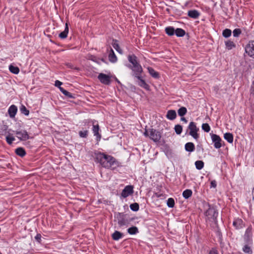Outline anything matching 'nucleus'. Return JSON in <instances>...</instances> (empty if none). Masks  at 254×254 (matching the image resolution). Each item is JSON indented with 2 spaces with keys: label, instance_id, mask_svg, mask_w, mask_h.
Instances as JSON below:
<instances>
[{
  "label": "nucleus",
  "instance_id": "nucleus-12",
  "mask_svg": "<svg viewBox=\"0 0 254 254\" xmlns=\"http://www.w3.org/2000/svg\"><path fill=\"white\" fill-rule=\"evenodd\" d=\"M17 138L20 140L25 141L29 138V136L26 130H21L17 131Z\"/></svg>",
  "mask_w": 254,
  "mask_h": 254
},
{
  "label": "nucleus",
  "instance_id": "nucleus-9",
  "mask_svg": "<svg viewBox=\"0 0 254 254\" xmlns=\"http://www.w3.org/2000/svg\"><path fill=\"white\" fill-rule=\"evenodd\" d=\"M246 53L254 59V41H250L245 47Z\"/></svg>",
  "mask_w": 254,
  "mask_h": 254
},
{
  "label": "nucleus",
  "instance_id": "nucleus-4",
  "mask_svg": "<svg viewBox=\"0 0 254 254\" xmlns=\"http://www.w3.org/2000/svg\"><path fill=\"white\" fill-rule=\"evenodd\" d=\"M85 124H87V126L88 127V128H89L91 125H92V131L94 135L96 137L97 140H100L101 138V135L99 133V127L98 123L95 121H86Z\"/></svg>",
  "mask_w": 254,
  "mask_h": 254
},
{
  "label": "nucleus",
  "instance_id": "nucleus-40",
  "mask_svg": "<svg viewBox=\"0 0 254 254\" xmlns=\"http://www.w3.org/2000/svg\"><path fill=\"white\" fill-rule=\"evenodd\" d=\"M196 168L198 169H201L204 166V163L202 161H196L195 162Z\"/></svg>",
  "mask_w": 254,
  "mask_h": 254
},
{
  "label": "nucleus",
  "instance_id": "nucleus-43",
  "mask_svg": "<svg viewBox=\"0 0 254 254\" xmlns=\"http://www.w3.org/2000/svg\"><path fill=\"white\" fill-rule=\"evenodd\" d=\"M202 129L205 132H208L210 130L209 125L207 123H204L202 125Z\"/></svg>",
  "mask_w": 254,
  "mask_h": 254
},
{
  "label": "nucleus",
  "instance_id": "nucleus-20",
  "mask_svg": "<svg viewBox=\"0 0 254 254\" xmlns=\"http://www.w3.org/2000/svg\"><path fill=\"white\" fill-rule=\"evenodd\" d=\"M109 60L112 63H116L117 61V58L115 54L113 49H110V53L109 54Z\"/></svg>",
  "mask_w": 254,
  "mask_h": 254
},
{
  "label": "nucleus",
  "instance_id": "nucleus-48",
  "mask_svg": "<svg viewBox=\"0 0 254 254\" xmlns=\"http://www.w3.org/2000/svg\"><path fill=\"white\" fill-rule=\"evenodd\" d=\"M62 84H63V83L62 82H61L60 81L56 80L55 81V85L56 87H58L60 88V87H61V86L62 85Z\"/></svg>",
  "mask_w": 254,
  "mask_h": 254
},
{
  "label": "nucleus",
  "instance_id": "nucleus-3",
  "mask_svg": "<svg viewBox=\"0 0 254 254\" xmlns=\"http://www.w3.org/2000/svg\"><path fill=\"white\" fill-rule=\"evenodd\" d=\"M253 228L252 225H250L243 236L244 244H253Z\"/></svg>",
  "mask_w": 254,
  "mask_h": 254
},
{
  "label": "nucleus",
  "instance_id": "nucleus-38",
  "mask_svg": "<svg viewBox=\"0 0 254 254\" xmlns=\"http://www.w3.org/2000/svg\"><path fill=\"white\" fill-rule=\"evenodd\" d=\"M130 209L133 211H137L139 210V204L137 203H133L130 205Z\"/></svg>",
  "mask_w": 254,
  "mask_h": 254
},
{
  "label": "nucleus",
  "instance_id": "nucleus-44",
  "mask_svg": "<svg viewBox=\"0 0 254 254\" xmlns=\"http://www.w3.org/2000/svg\"><path fill=\"white\" fill-rule=\"evenodd\" d=\"M241 30L239 28L235 29L233 31V36L235 37H238L241 34Z\"/></svg>",
  "mask_w": 254,
  "mask_h": 254
},
{
  "label": "nucleus",
  "instance_id": "nucleus-28",
  "mask_svg": "<svg viewBox=\"0 0 254 254\" xmlns=\"http://www.w3.org/2000/svg\"><path fill=\"white\" fill-rule=\"evenodd\" d=\"M8 114L11 118H14L16 114V106L12 105L8 110Z\"/></svg>",
  "mask_w": 254,
  "mask_h": 254
},
{
  "label": "nucleus",
  "instance_id": "nucleus-27",
  "mask_svg": "<svg viewBox=\"0 0 254 254\" xmlns=\"http://www.w3.org/2000/svg\"><path fill=\"white\" fill-rule=\"evenodd\" d=\"M195 146L193 143L188 142L185 144V149L188 152H192L194 150Z\"/></svg>",
  "mask_w": 254,
  "mask_h": 254
},
{
  "label": "nucleus",
  "instance_id": "nucleus-55",
  "mask_svg": "<svg viewBox=\"0 0 254 254\" xmlns=\"http://www.w3.org/2000/svg\"><path fill=\"white\" fill-rule=\"evenodd\" d=\"M116 80L117 81V82H118V83H120V81L118 80V79H117V78H116Z\"/></svg>",
  "mask_w": 254,
  "mask_h": 254
},
{
  "label": "nucleus",
  "instance_id": "nucleus-52",
  "mask_svg": "<svg viewBox=\"0 0 254 254\" xmlns=\"http://www.w3.org/2000/svg\"><path fill=\"white\" fill-rule=\"evenodd\" d=\"M181 120V121L184 122L185 123H187L188 122V121L187 120V119L184 117H182Z\"/></svg>",
  "mask_w": 254,
  "mask_h": 254
},
{
  "label": "nucleus",
  "instance_id": "nucleus-10",
  "mask_svg": "<svg viewBox=\"0 0 254 254\" xmlns=\"http://www.w3.org/2000/svg\"><path fill=\"white\" fill-rule=\"evenodd\" d=\"M161 137L160 133L153 128L150 129V136L149 138L153 140L154 142H158L159 141Z\"/></svg>",
  "mask_w": 254,
  "mask_h": 254
},
{
  "label": "nucleus",
  "instance_id": "nucleus-5",
  "mask_svg": "<svg viewBox=\"0 0 254 254\" xmlns=\"http://www.w3.org/2000/svg\"><path fill=\"white\" fill-rule=\"evenodd\" d=\"M188 129L190 130L189 134L197 140L199 138V134L197 133L199 131V128L196 127V123L193 122H190L188 126Z\"/></svg>",
  "mask_w": 254,
  "mask_h": 254
},
{
  "label": "nucleus",
  "instance_id": "nucleus-17",
  "mask_svg": "<svg viewBox=\"0 0 254 254\" xmlns=\"http://www.w3.org/2000/svg\"><path fill=\"white\" fill-rule=\"evenodd\" d=\"M177 114L175 110H170L168 111L166 118L170 120H174L176 118Z\"/></svg>",
  "mask_w": 254,
  "mask_h": 254
},
{
  "label": "nucleus",
  "instance_id": "nucleus-21",
  "mask_svg": "<svg viewBox=\"0 0 254 254\" xmlns=\"http://www.w3.org/2000/svg\"><path fill=\"white\" fill-rule=\"evenodd\" d=\"M112 239L115 241H118L123 237V233L119 231H115L112 235Z\"/></svg>",
  "mask_w": 254,
  "mask_h": 254
},
{
  "label": "nucleus",
  "instance_id": "nucleus-47",
  "mask_svg": "<svg viewBox=\"0 0 254 254\" xmlns=\"http://www.w3.org/2000/svg\"><path fill=\"white\" fill-rule=\"evenodd\" d=\"M9 68L11 72L15 74L16 73V67L11 65L9 66Z\"/></svg>",
  "mask_w": 254,
  "mask_h": 254
},
{
  "label": "nucleus",
  "instance_id": "nucleus-7",
  "mask_svg": "<svg viewBox=\"0 0 254 254\" xmlns=\"http://www.w3.org/2000/svg\"><path fill=\"white\" fill-rule=\"evenodd\" d=\"M112 76L110 74H106L100 73L98 75V79L99 81L105 85H109L111 83V78Z\"/></svg>",
  "mask_w": 254,
  "mask_h": 254
},
{
  "label": "nucleus",
  "instance_id": "nucleus-29",
  "mask_svg": "<svg viewBox=\"0 0 254 254\" xmlns=\"http://www.w3.org/2000/svg\"><path fill=\"white\" fill-rule=\"evenodd\" d=\"M192 193V192L191 190L187 189L183 192L182 195L183 197L185 198V199H188L191 196Z\"/></svg>",
  "mask_w": 254,
  "mask_h": 254
},
{
  "label": "nucleus",
  "instance_id": "nucleus-16",
  "mask_svg": "<svg viewBox=\"0 0 254 254\" xmlns=\"http://www.w3.org/2000/svg\"><path fill=\"white\" fill-rule=\"evenodd\" d=\"M138 79V85L140 87L149 90V86L145 82V80L141 78V75L139 76Z\"/></svg>",
  "mask_w": 254,
  "mask_h": 254
},
{
  "label": "nucleus",
  "instance_id": "nucleus-6",
  "mask_svg": "<svg viewBox=\"0 0 254 254\" xmlns=\"http://www.w3.org/2000/svg\"><path fill=\"white\" fill-rule=\"evenodd\" d=\"M128 68L131 69L133 74L132 75L136 78H139L140 75H141V73L143 71V69L141 65L139 64L133 66L131 65H127Z\"/></svg>",
  "mask_w": 254,
  "mask_h": 254
},
{
  "label": "nucleus",
  "instance_id": "nucleus-30",
  "mask_svg": "<svg viewBox=\"0 0 254 254\" xmlns=\"http://www.w3.org/2000/svg\"><path fill=\"white\" fill-rule=\"evenodd\" d=\"M165 32L168 35L173 36L175 34V30L173 27L169 26L165 28Z\"/></svg>",
  "mask_w": 254,
  "mask_h": 254
},
{
  "label": "nucleus",
  "instance_id": "nucleus-19",
  "mask_svg": "<svg viewBox=\"0 0 254 254\" xmlns=\"http://www.w3.org/2000/svg\"><path fill=\"white\" fill-rule=\"evenodd\" d=\"M128 60L131 64V66H133L139 64L137 61V57L134 55H129L128 56Z\"/></svg>",
  "mask_w": 254,
  "mask_h": 254
},
{
  "label": "nucleus",
  "instance_id": "nucleus-37",
  "mask_svg": "<svg viewBox=\"0 0 254 254\" xmlns=\"http://www.w3.org/2000/svg\"><path fill=\"white\" fill-rule=\"evenodd\" d=\"M20 111L21 113L25 116H28L29 114V111L27 108L24 106L21 105L20 107Z\"/></svg>",
  "mask_w": 254,
  "mask_h": 254
},
{
  "label": "nucleus",
  "instance_id": "nucleus-31",
  "mask_svg": "<svg viewBox=\"0 0 254 254\" xmlns=\"http://www.w3.org/2000/svg\"><path fill=\"white\" fill-rule=\"evenodd\" d=\"M127 232L130 235H135L138 233V230L136 227L132 226L127 229Z\"/></svg>",
  "mask_w": 254,
  "mask_h": 254
},
{
  "label": "nucleus",
  "instance_id": "nucleus-23",
  "mask_svg": "<svg viewBox=\"0 0 254 254\" xmlns=\"http://www.w3.org/2000/svg\"><path fill=\"white\" fill-rule=\"evenodd\" d=\"M147 70L149 74L154 78H159V75L158 72L156 71L152 67H148Z\"/></svg>",
  "mask_w": 254,
  "mask_h": 254
},
{
  "label": "nucleus",
  "instance_id": "nucleus-35",
  "mask_svg": "<svg viewBox=\"0 0 254 254\" xmlns=\"http://www.w3.org/2000/svg\"><path fill=\"white\" fill-rule=\"evenodd\" d=\"M232 34V31L229 29H225L222 32V35L225 38H228Z\"/></svg>",
  "mask_w": 254,
  "mask_h": 254
},
{
  "label": "nucleus",
  "instance_id": "nucleus-15",
  "mask_svg": "<svg viewBox=\"0 0 254 254\" xmlns=\"http://www.w3.org/2000/svg\"><path fill=\"white\" fill-rule=\"evenodd\" d=\"M253 244H244L242 248V251L247 254H252L253 250L252 249Z\"/></svg>",
  "mask_w": 254,
  "mask_h": 254
},
{
  "label": "nucleus",
  "instance_id": "nucleus-34",
  "mask_svg": "<svg viewBox=\"0 0 254 254\" xmlns=\"http://www.w3.org/2000/svg\"><path fill=\"white\" fill-rule=\"evenodd\" d=\"M26 154L25 150L22 147L17 148V155L23 157Z\"/></svg>",
  "mask_w": 254,
  "mask_h": 254
},
{
  "label": "nucleus",
  "instance_id": "nucleus-32",
  "mask_svg": "<svg viewBox=\"0 0 254 254\" xmlns=\"http://www.w3.org/2000/svg\"><path fill=\"white\" fill-rule=\"evenodd\" d=\"M175 34L178 37H183L185 34V31L184 30L181 29V28H177L175 30Z\"/></svg>",
  "mask_w": 254,
  "mask_h": 254
},
{
  "label": "nucleus",
  "instance_id": "nucleus-24",
  "mask_svg": "<svg viewBox=\"0 0 254 254\" xmlns=\"http://www.w3.org/2000/svg\"><path fill=\"white\" fill-rule=\"evenodd\" d=\"M225 45L226 48L228 50H230L236 47V44L234 43V42L231 40L226 41L225 42Z\"/></svg>",
  "mask_w": 254,
  "mask_h": 254
},
{
  "label": "nucleus",
  "instance_id": "nucleus-18",
  "mask_svg": "<svg viewBox=\"0 0 254 254\" xmlns=\"http://www.w3.org/2000/svg\"><path fill=\"white\" fill-rule=\"evenodd\" d=\"M188 15L191 18L196 19L199 17L200 13L197 10L194 9L189 10L188 12Z\"/></svg>",
  "mask_w": 254,
  "mask_h": 254
},
{
  "label": "nucleus",
  "instance_id": "nucleus-22",
  "mask_svg": "<svg viewBox=\"0 0 254 254\" xmlns=\"http://www.w3.org/2000/svg\"><path fill=\"white\" fill-rule=\"evenodd\" d=\"M112 45L113 48L120 54H122L123 53V51L122 49L120 48L119 45L118 44V41L117 40H113Z\"/></svg>",
  "mask_w": 254,
  "mask_h": 254
},
{
  "label": "nucleus",
  "instance_id": "nucleus-41",
  "mask_svg": "<svg viewBox=\"0 0 254 254\" xmlns=\"http://www.w3.org/2000/svg\"><path fill=\"white\" fill-rule=\"evenodd\" d=\"M176 133L177 134H180L182 132V127L181 125H177L174 127Z\"/></svg>",
  "mask_w": 254,
  "mask_h": 254
},
{
  "label": "nucleus",
  "instance_id": "nucleus-46",
  "mask_svg": "<svg viewBox=\"0 0 254 254\" xmlns=\"http://www.w3.org/2000/svg\"><path fill=\"white\" fill-rule=\"evenodd\" d=\"M217 186L216 182L215 180H213L210 183V188H215Z\"/></svg>",
  "mask_w": 254,
  "mask_h": 254
},
{
  "label": "nucleus",
  "instance_id": "nucleus-33",
  "mask_svg": "<svg viewBox=\"0 0 254 254\" xmlns=\"http://www.w3.org/2000/svg\"><path fill=\"white\" fill-rule=\"evenodd\" d=\"M187 112V108L184 107H182L180 108L178 111V115L181 117H183L184 115H185L186 114Z\"/></svg>",
  "mask_w": 254,
  "mask_h": 254
},
{
  "label": "nucleus",
  "instance_id": "nucleus-51",
  "mask_svg": "<svg viewBox=\"0 0 254 254\" xmlns=\"http://www.w3.org/2000/svg\"><path fill=\"white\" fill-rule=\"evenodd\" d=\"M209 254H217V251L213 249L210 251Z\"/></svg>",
  "mask_w": 254,
  "mask_h": 254
},
{
  "label": "nucleus",
  "instance_id": "nucleus-11",
  "mask_svg": "<svg viewBox=\"0 0 254 254\" xmlns=\"http://www.w3.org/2000/svg\"><path fill=\"white\" fill-rule=\"evenodd\" d=\"M133 192V187L132 186H127L125 187L121 193V196L126 198L132 194Z\"/></svg>",
  "mask_w": 254,
  "mask_h": 254
},
{
  "label": "nucleus",
  "instance_id": "nucleus-45",
  "mask_svg": "<svg viewBox=\"0 0 254 254\" xmlns=\"http://www.w3.org/2000/svg\"><path fill=\"white\" fill-rule=\"evenodd\" d=\"M6 140L9 144H11L12 142L15 140V138L13 136L9 135L6 137Z\"/></svg>",
  "mask_w": 254,
  "mask_h": 254
},
{
  "label": "nucleus",
  "instance_id": "nucleus-36",
  "mask_svg": "<svg viewBox=\"0 0 254 254\" xmlns=\"http://www.w3.org/2000/svg\"><path fill=\"white\" fill-rule=\"evenodd\" d=\"M167 205L169 208H173L175 205V201L173 198H169L167 201Z\"/></svg>",
  "mask_w": 254,
  "mask_h": 254
},
{
  "label": "nucleus",
  "instance_id": "nucleus-13",
  "mask_svg": "<svg viewBox=\"0 0 254 254\" xmlns=\"http://www.w3.org/2000/svg\"><path fill=\"white\" fill-rule=\"evenodd\" d=\"M118 223L120 226H123L127 225L128 222V220L125 218L124 215L122 213H119L117 217Z\"/></svg>",
  "mask_w": 254,
  "mask_h": 254
},
{
  "label": "nucleus",
  "instance_id": "nucleus-14",
  "mask_svg": "<svg viewBox=\"0 0 254 254\" xmlns=\"http://www.w3.org/2000/svg\"><path fill=\"white\" fill-rule=\"evenodd\" d=\"M233 226L237 230L243 228L245 227V223L240 218H235L233 222Z\"/></svg>",
  "mask_w": 254,
  "mask_h": 254
},
{
  "label": "nucleus",
  "instance_id": "nucleus-25",
  "mask_svg": "<svg viewBox=\"0 0 254 254\" xmlns=\"http://www.w3.org/2000/svg\"><path fill=\"white\" fill-rule=\"evenodd\" d=\"M68 33V27L67 24L66 23L64 30L59 34V37L61 39H65L67 37Z\"/></svg>",
  "mask_w": 254,
  "mask_h": 254
},
{
  "label": "nucleus",
  "instance_id": "nucleus-8",
  "mask_svg": "<svg viewBox=\"0 0 254 254\" xmlns=\"http://www.w3.org/2000/svg\"><path fill=\"white\" fill-rule=\"evenodd\" d=\"M211 138L213 143H214V146L216 149H219L221 147L222 141L220 137L215 134L210 133Z\"/></svg>",
  "mask_w": 254,
  "mask_h": 254
},
{
  "label": "nucleus",
  "instance_id": "nucleus-42",
  "mask_svg": "<svg viewBox=\"0 0 254 254\" xmlns=\"http://www.w3.org/2000/svg\"><path fill=\"white\" fill-rule=\"evenodd\" d=\"M88 133V131L87 129L81 130L79 132V135L80 137L82 138L87 137Z\"/></svg>",
  "mask_w": 254,
  "mask_h": 254
},
{
  "label": "nucleus",
  "instance_id": "nucleus-2",
  "mask_svg": "<svg viewBox=\"0 0 254 254\" xmlns=\"http://www.w3.org/2000/svg\"><path fill=\"white\" fill-rule=\"evenodd\" d=\"M207 219L214 223H216L218 212L214 207H209L205 212Z\"/></svg>",
  "mask_w": 254,
  "mask_h": 254
},
{
  "label": "nucleus",
  "instance_id": "nucleus-50",
  "mask_svg": "<svg viewBox=\"0 0 254 254\" xmlns=\"http://www.w3.org/2000/svg\"><path fill=\"white\" fill-rule=\"evenodd\" d=\"M144 135L145 136H150V129L148 130H146L145 132H144Z\"/></svg>",
  "mask_w": 254,
  "mask_h": 254
},
{
  "label": "nucleus",
  "instance_id": "nucleus-39",
  "mask_svg": "<svg viewBox=\"0 0 254 254\" xmlns=\"http://www.w3.org/2000/svg\"><path fill=\"white\" fill-rule=\"evenodd\" d=\"M60 90L65 96L69 98H71L72 97L71 93L64 89L63 87H60Z\"/></svg>",
  "mask_w": 254,
  "mask_h": 254
},
{
  "label": "nucleus",
  "instance_id": "nucleus-26",
  "mask_svg": "<svg viewBox=\"0 0 254 254\" xmlns=\"http://www.w3.org/2000/svg\"><path fill=\"white\" fill-rule=\"evenodd\" d=\"M224 139L227 140L229 143H232L233 142L234 137L233 135L230 132L225 133L224 134Z\"/></svg>",
  "mask_w": 254,
  "mask_h": 254
},
{
  "label": "nucleus",
  "instance_id": "nucleus-49",
  "mask_svg": "<svg viewBox=\"0 0 254 254\" xmlns=\"http://www.w3.org/2000/svg\"><path fill=\"white\" fill-rule=\"evenodd\" d=\"M35 240L38 241V242H40L41 239V235L40 234H37L36 236L35 237Z\"/></svg>",
  "mask_w": 254,
  "mask_h": 254
},
{
  "label": "nucleus",
  "instance_id": "nucleus-54",
  "mask_svg": "<svg viewBox=\"0 0 254 254\" xmlns=\"http://www.w3.org/2000/svg\"><path fill=\"white\" fill-rule=\"evenodd\" d=\"M19 72V69L18 67H17V74H18Z\"/></svg>",
  "mask_w": 254,
  "mask_h": 254
},
{
  "label": "nucleus",
  "instance_id": "nucleus-1",
  "mask_svg": "<svg viewBox=\"0 0 254 254\" xmlns=\"http://www.w3.org/2000/svg\"><path fill=\"white\" fill-rule=\"evenodd\" d=\"M93 157L96 163L105 168L113 169L118 165L114 157L105 153L97 151L94 152Z\"/></svg>",
  "mask_w": 254,
  "mask_h": 254
},
{
  "label": "nucleus",
  "instance_id": "nucleus-53",
  "mask_svg": "<svg viewBox=\"0 0 254 254\" xmlns=\"http://www.w3.org/2000/svg\"><path fill=\"white\" fill-rule=\"evenodd\" d=\"M162 194H158V193H156L155 194V196L157 197H161V196H162Z\"/></svg>",
  "mask_w": 254,
  "mask_h": 254
}]
</instances>
